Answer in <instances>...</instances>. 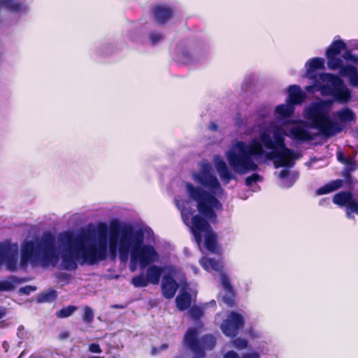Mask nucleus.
Segmentation results:
<instances>
[{
	"mask_svg": "<svg viewBox=\"0 0 358 358\" xmlns=\"http://www.w3.org/2000/svg\"><path fill=\"white\" fill-rule=\"evenodd\" d=\"M59 243L65 246L59 256L55 247V238L50 232L43 234L38 238L27 241L22 245L20 266L25 268L29 263L32 266L55 267L59 259V268L65 271H75L78 263L80 265H95L108 257L107 226L100 224L94 240L86 234L76 236L71 231H64L58 235Z\"/></svg>",
	"mask_w": 358,
	"mask_h": 358,
	"instance_id": "obj_1",
	"label": "nucleus"
},
{
	"mask_svg": "<svg viewBox=\"0 0 358 358\" xmlns=\"http://www.w3.org/2000/svg\"><path fill=\"white\" fill-rule=\"evenodd\" d=\"M283 126L285 123L281 125L271 123L268 130L260 131L258 138H252L249 143L234 142L226 152L231 169L239 175L256 171L259 168L256 159L262 157L273 161L276 168L293 167L296 160L302 157V153L287 148L285 136L298 143H306L315 140L316 135L303 120L292 126L287 133Z\"/></svg>",
	"mask_w": 358,
	"mask_h": 358,
	"instance_id": "obj_2",
	"label": "nucleus"
},
{
	"mask_svg": "<svg viewBox=\"0 0 358 358\" xmlns=\"http://www.w3.org/2000/svg\"><path fill=\"white\" fill-rule=\"evenodd\" d=\"M107 234L108 254L114 259L118 254L121 262L125 263L129 255H134L140 262V268L159 261V255L151 244L144 243V234L141 230H135L130 224L111 222Z\"/></svg>",
	"mask_w": 358,
	"mask_h": 358,
	"instance_id": "obj_3",
	"label": "nucleus"
},
{
	"mask_svg": "<svg viewBox=\"0 0 358 358\" xmlns=\"http://www.w3.org/2000/svg\"><path fill=\"white\" fill-rule=\"evenodd\" d=\"M200 170L193 172V180L206 188L209 192L201 187L187 182L185 189L188 196L196 201L199 212L210 222H215L216 214L215 210H221L222 203L216 199L224 192L217 178L213 173L211 164L207 162H202L199 164Z\"/></svg>",
	"mask_w": 358,
	"mask_h": 358,
	"instance_id": "obj_4",
	"label": "nucleus"
},
{
	"mask_svg": "<svg viewBox=\"0 0 358 358\" xmlns=\"http://www.w3.org/2000/svg\"><path fill=\"white\" fill-rule=\"evenodd\" d=\"M334 99H321L311 103L303 111L304 117L310 123L311 127L319 131L325 138H331L341 133L346 123L355 120V114L349 108H342L334 113L338 122L330 120L329 113Z\"/></svg>",
	"mask_w": 358,
	"mask_h": 358,
	"instance_id": "obj_5",
	"label": "nucleus"
},
{
	"mask_svg": "<svg viewBox=\"0 0 358 358\" xmlns=\"http://www.w3.org/2000/svg\"><path fill=\"white\" fill-rule=\"evenodd\" d=\"M175 203L180 211L183 222L190 228L194 240L200 247L204 240L206 248L213 253H217L216 235L213 233L208 221L200 215H194L195 210L189 207L191 202L179 196L175 198Z\"/></svg>",
	"mask_w": 358,
	"mask_h": 358,
	"instance_id": "obj_6",
	"label": "nucleus"
},
{
	"mask_svg": "<svg viewBox=\"0 0 358 358\" xmlns=\"http://www.w3.org/2000/svg\"><path fill=\"white\" fill-rule=\"evenodd\" d=\"M318 78L322 83L315 79L313 85L306 87L308 92L313 94L319 92L322 96L331 97L341 104L347 103L351 100L352 91L340 76L329 73H322Z\"/></svg>",
	"mask_w": 358,
	"mask_h": 358,
	"instance_id": "obj_7",
	"label": "nucleus"
},
{
	"mask_svg": "<svg viewBox=\"0 0 358 358\" xmlns=\"http://www.w3.org/2000/svg\"><path fill=\"white\" fill-rule=\"evenodd\" d=\"M199 332L196 328H189L183 338V345L194 353V358H203L205 350H213L216 345V338L207 334L198 339Z\"/></svg>",
	"mask_w": 358,
	"mask_h": 358,
	"instance_id": "obj_8",
	"label": "nucleus"
},
{
	"mask_svg": "<svg viewBox=\"0 0 358 358\" xmlns=\"http://www.w3.org/2000/svg\"><path fill=\"white\" fill-rule=\"evenodd\" d=\"M200 264L207 271H215L220 275V284L225 292L222 301L229 306L234 304V294L233 287L231 285L228 275L223 272V263L220 258H209L203 257L200 259Z\"/></svg>",
	"mask_w": 358,
	"mask_h": 358,
	"instance_id": "obj_9",
	"label": "nucleus"
},
{
	"mask_svg": "<svg viewBox=\"0 0 358 358\" xmlns=\"http://www.w3.org/2000/svg\"><path fill=\"white\" fill-rule=\"evenodd\" d=\"M206 52V49L199 45L180 43L175 48L173 57L178 63L189 64L204 59Z\"/></svg>",
	"mask_w": 358,
	"mask_h": 358,
	"instance_id": "obj_10",
	"label": "nucleus"
},
{
	"mask_svg": "<svg viewBox=\"0 0 358 358\" xmlns=\"http://www.w3.org/2000/svg\"><path fill=\"white\" fill-rule=\"evenodd\" d=\"M327 66L330 70L339 69V75L348 78L351 87H358V69L351 64L343 65V60L336 56H326Z\"/></svg>",
	"mask_w": 358,
	"mask_h": 358,
	"instance_id": "obj_11",
	"label": "nucleus"
},
{
	"mask_svg": "<svg viewBox=\"0 0 358 358\" xmlns=\"http://www.w3.org/2000/svg\"><path fill=\"white\" fill-rule=\"evenodd\" d=\"M19 250L17 244L0 243V268L15 271L18 265Z\"/></svg>",
	"mask_w": 358,
	"mask_h": 358,
	"instance_id": "obj_12",
	"label": "nucleus"
},
{
	"mask_svg": "<svg viewBox=\"0 0 358 358\" xmlns=\"http://www.w3.org/2000/svg\"><path fill=\"white\" fill-rule=\"evenodd\" d=\"M245 324V320L242 315L231 312L227 318L222 323L220 328L224 335L229 337H235L240 329Z\"/></svg>",
	"mask_w": 358,
	"mask_h": 358,
	"instance_id": "obj_13",
	"label": "nucleus"
},
{
	"mask_svg": "<svg viewBox=\"0 0 358 358\" xmlns=\"http://www.w3.org/2000/svg\"><path fill=\"white\" fill-rule=\"evenodd\" d=\"M152 14L158 24H164L173 16V8L166 3L157 4L152 8Z\"/></svg>",
	"mask_w": 358,
	"mask_h": 358,
	"instance_id": "obj_14",
	"label": "nucleus"
},
{
	"mask_svg": "<svg viewBox=\"0 0 358 358\" xmlns=\"http://www.w3.org/2000/svg\"><path fill=\"white\" fill-rule=\"evenodd\" d=\"M215 167L220 179L226 184L230 180L236 179V176L229 170L226 162L220 157L215 156Z\"/></svg>",
	"mask_w": 358,
	"mask_h": 358,
	"instance_id": "obj_15",
	"label": "nucleus"
},
{
	"mask_svg": "<svg viewBox=\"0 0 358 358\" xmlns=\"http://www.w3.org/2000/svg\"><path fill=\"white\" fill-rule=\"evenodd\" d=\"M178 289V284L171 276L166 275L163 277L162 281V289L165 298H173Z\"/></svg>",
	"mask_w": 358,
	"mask_h": 358,
	"instance_id": "obj_16",
	"label": "nucleus"
},
{
	"mask_svg": "<svg viewBox=\"0 0 358 358\" xmlns=\"http://www.w3.org/2000/svg\"><path fill=\"white\" fill-rule=\"evenodd\" d=\"M306 77L310 80L316 79L315 70L324 69V59L321 57H314L308 59L305 64Z\"/></svg>",
	"mask_w": 358,
	"mask_h": 358,
	"instance_id": "obj_17",
	"label": "nucleus"
},
{
	"mask_svg": "<svg viewBox=\"0 0 358 358\" xmlns=\"http://www.w3.org/2000/svg\"><path fill=\"white\" fill-rule=\"evenodd\" d=\"M287 93L288 96L286 101L294 106L301 104L306 98L305 93L296 85H290L287 90Z\"/></svg>",
	"mask_w": 358,
	"mask_h": 358,
	"instance_id": "obj_18",
	"label": "nucleus"
},
{
	"mask_svg": "<svg viewBox=\"0 0 358 358\" xmlns=\"http://www.w3.org/2000/svg\"><path fill=\"white\" fill-rule=\"evenodd\" d=\"M4 7L9 11L22 13L27 10L28 6L24 2L18 0H0V8Z\"/></svg>",
	"mask_w": 358,
	"mask_h": 358,
	"instance_id": "obj_19",
	"label": "nucleus"
},
{
	"mask_svg": "<svg viewBox=\"0 0 358 358\" xmlns=\"http://www.w3.org/2000/svg\"><path fill=\"white\" fill-rule=\"evenodd\" d=\"M348 50L342 55V57L346 62H351L358 65V40H352L348 42Z\"/></svg>",
	"mask_w": 358,
	"mask_h": 358,
	"instance_id": "obj_20",
	"label": "nucleus"
},
{
	"mask_svg": "<svg viewBox=\"0 0 358 358\" xmlns=\"http://www.w3.org/2000/svg\"><path fill=\"white\" fill-rule=\"evenodd\" d=\"M294 106L287 101L286 103L277 106L275 109V114L278 122L281 123L283 119L290 117L294 113Z\"/></svg>",
	"mask_w": 358,
	"mask_h": 358,
	"instance_id": "obj_21",
	"label": "nucleus"
},
{
	"mask_svg": "<svg viewBox=\"0 0 358 358\" xmlns=\"http://www.w3.org/2000/svg\"><path fill=\"white\" fill-rule=\"evenodd\" d=\"M163 268L157 265H152L146 270V278L149 284L157 285L159 282Z\"/></svg>",
	"mask_w": 358,
	"mask_h": 358,
	"instance_id": "obj_22",
	"label": "nucleus"
},
{
	"mask_svg": "<svg viewBox=\"0 0 358 358\" xmlns=\"http://www.w3.org/2000/svg\"><path fill=\"white\" fill-rule=\"evenodd\" d=\"M285 168L286 169L282 170L279 173L278 177L280 178V179L282 181L281 186L285 188H289L294 184V182L297 180L298 173H290L287 169L288 168L287 167H285Z\"/></svg>",
	"mask_w": 358,
	"mask_h": 358,
	"instance_id": "obj_23",
	"label": "nucleus"
},
{
	"mask_svg": "<svg viewBox=\"0 0 358 358\" xmlns=\"http://www.w3.org/2000/svg\"><path fill=\"white\" fill-rule=\"evenodd\" d=\"M24 280L15 275H10L4 280H0V292H10Z\"/></svg>",
	"mask_w": 358,
	"mask_h": 358,
	"instance_id": "obj_24",
	"label": "nucleus"
},
{
	"mask_svg": "<svg viewBox=\"0 0 358 358\" xmlns=\"http://www.w3.org/2000/svg\"><path fill=\"white\" fill-rule=\"evenodd\" d=\"M343 185V180L341 179L332 180L318 188L316 191V194L319 196L331 193L341 188Z\"/></svg>",
	"mask_w": 358,
	"mask_h": 358,
	"instance_id": "obj_25",
	"label": "nucleus"
},
{
	"mask_svg": "<svg viewBox=\"0 0 358 358\" xmlns=\"http://www.w3.org/2000/svg\"><path fill=\"white\" fill-rule=\"evenodd\" d=\"M347 50V44L341 39H335L326 50V56H336Z\"/></svg>",
	"mask_w": 358,
	"mask_h": 358,
	"instance_id": "obj_26",
	"label": "nucleus"
},
{
	"mask_svg": "<svg viewBox=\"0 0 358 358\" xmlns=\"http://www.w3.org/2000/svg\"><path fill=\"white\" fill-rule=\"evenodd\" d=\"M352 194L350 192L342 191L336 194L333 197V203L341 206H348L352 199Z\"/></svg>",
	"mask_w": 358,
	"mask_h": 358,
	"instance_id": "obj_27",
	"label": "nucleus"
},
{
	"mask_svg": "<svg viewBox=\"0 0 358 358\" xmlns=\"http://www.w3.org/2000/svg\"><path fill=\"white\" fill-rule=\"evenodd\" d=\"M176 306L178 310H185L191 305V295L189 293H180L176 299Z\"/></svg>",
	"mask_w": 358,
	"mask_h": 358,
	"instance_id": "obj_28",
	"label": "nucleus"
},
{
	"mask_svg": "<svg viewBox=\"0 0 358 358\" xmlns=\"http://www.w3.org/2000/svg\"><path fill=\"white\" fill-rule=\"evenodd\" d=\"M57 295V292L55 289H49L40 294L38 296L37 301L39 303L52 302L56 299Z\"/></svg>",
	"mask_w": 358,
	"mask_h": 358,
	"instance_id": "obj_29",
	"label": "nucleus"
},
{
	"mask_svg": "<svg viewBox=\"0 0 358 358\" xmlns=\"http://www.w3.org/2000/svg\"><path fill=\"white\" fill-rule=\"evenodd\" d=\"M131 282L135 287H145L149 284L146 275L145 276L143 273L133 277Z\"/></svg>",
	"mask_w": 358,
	"mask_h": 358,
	"instance_id": "obj_30",
	"label": "nucleus"
},
{
	"mask_svg": "<svg viewBox=\"0 0 358 358\" xmlns=\"http://www.w3.org/2000/svg\"><path fill=\"white\" fill-rule=\"evenodd\" d=\"M76 310V306H68L57 311L56 315L59 318H66L71 316Z\"/></svg>",
	"mask_w": 358,
	"mask_h": 358,
	"instance_id": "obj_31",
	"label": "nucleus"
},
{
	"mask_svg": "<svg viewBox=\"0 0 358 358\" xmlns=\"http://www.w3.org/2000/svg\"><path fill=\"white\" fill-rule=\"evenodd\" d=\"M84 314L83 316V322L87 324H91L94 317V314L93 310L89 306H85L84 308Z\"/></svg>",
	"mask_w": 358,
	"mask_h": 358,
	"instance_id": "obj_32",
	"label": "nucleus"
},
{
	"mask_svg": "<svg viewBox=\"0 0 358 358\" xmlns=\"http://www.w3.org/2000/svg\"><path fill=\"white\" fill-rule=\"evenodd\" d=\"M232 345L237 350H244L248 348V341L242 338H237L231 341Z\"/></svg>",
	"mask_w": 358,
	"mask_h": 358,
	"instance_id": "obj_33",
	"label": "nucleus"
},
{
	"mask_svg": "<svg viewBox=\"0 0 358 358\" xmlns=\"http://www.w3.org/2000/svg\"><path fill=\"white\" fill-rule=\"evenodd\" d=\"M149 38L152 45H156L163 40L164 36L160 32L152 31L149 34Z\"/></svg>",
	"mask_w": 358,
	"mask_h": 358,
	"instance_id": "obj_34",
	"label": "nucleus"
},
{
	"mask_svg": "<svg viewBox=\"0 0 358 358\" xmlns=\"http://www.w3.org/2000/svg\"><path fill=\"white\" fill-rule=\"evenodd\" d=\"M189 317L194 320H199L203 315V309L201 307L193 306L189 310Z\"/></svg>",
	"mask_w": 358,
	"mask_h": 358,
	"instance_id": "obj_35",
	"label": "nucleus"
},
{
	"mask_svg": "<svg viewBox=\"0 0 358 358\" xmlns=\"http://www.w3.org/2000/svg\"><path fill=\"white\" fill-rule=\"evenodd\" d=\"M263 178L258 173H255L245 178V185L248 187H250L253 183L261 182Z\"/></svg>",
	"mask_w": 358,
	"mask_h": 358,
	"instance_id": "obj_36",
	"label": "nucleus"
},
{
	"mask_svg": "<svg viewBox=\"0 0 358 358\" xmlns=\"http://www.w3.org/2000/svg\"><path fill=\"white\" fill-rule=\"evenodd\" d=\"M271 110L269 107L262 106L257 110V116L262 119L264 120L267 118L271 115Z\"/></svg>",
	"mask_w": 358,
	"mask_h": 358,
	"instance_id": "obj_37",
	"label": "nucleus"
},
{
	"mask_svg": "<svg viewBox=\"0 0 358 358\" xmlns=\"http://www.w3.org/2000/svg\"><path fill=\"white\" fill-rule=\"evenodd\" d=\"M130 255V260H129V268L130 271L134 272L137 269V266H140V262L137 260V259L135 257L134 255Z\"/></svg>",
	"mask_w": 358,
	"mask_h": 358,
	"instance_id": "obj_38",
	"label": "nucleus"
},
{
	"mask_svg": "<svg viewBox=\"0 0 358 358\" xmlns=\"http://www.w3.org/2000/svg\"><path fill=\"white\" fill-rule=\"evenodd\" d=\"M234 124L238 129H243L245 127L246 122L241 117L240 113H237L234 117Z\"/></svg>",
	"mask_w": 358,
	"mask_h": 358,
	"instance_id": "obj_39",
	"label": "nucleus"
},
{
	"mask_svg": "<svg viewBox=\"0 0 358 358\" xmlns=\"http://www.w3.org/2000/svg\"><path fill=\"white\" fill-rule=\"evenodd\" d=\"M27 333L25 331L24 327L22 325L19 326L17 331V336L20 339L18 345H20L22 343L23 340L27 338Z\"/></svg>",
	"mask_w": 358,
	"mask_h": 358,
	"instance_id": "obj_40",
	"label": "nucleus"
},
{
	"mask_svg": "<svg viewBox=\"0 0 358 358\" xmlns=\"http://www.w3.org/2000/svg\"><path fill=\"white\" fill-rule=\"evenodd\" d=\"M126 38L131 42H136L139 38V32L137 30L130 31L127 34Z\"/></svg>",
	"mask_w": 358,
	"mask_h": 358,
	"instance_id": "obj_41",
	"label": "nucleus"
},
{
	"mask_svg": "<svg viewBox=\"0 0 358 358\" xmlns=\"http://www.w3.org/2000/svg\"><path fill=\"white\" fill-rule=\"evenodd\" d=\"M36 290V287L31 286V285H27V286L20 288L19 293L25 294V295H29L31 292H33Z\"/></svg>",
	"mask_w": 358,
	"mask_h": 358,
	"instance_id": "obj_42",
	"label": "nucleus"
},
{
	"mask_svg": "<svg viewBox=\"0 0 358 358\" xmlns=\"http://www.w3.org/2000/svg\"><path fill=\"white\" fill-rule=\"evenodd\" d=\"M88 351L91 353L99 354L102 350L98 343H91L88 346Z\"/></svg>",
	"mask_w": 358,
	"mask_h": 358,
	"instance_id": "obj_43",
	"label": "nucleus"
},
{
	"mask_svg": "<svg viewBox=\"0 0 358 358\" xmlns=\"http://www.w3.org/2000/svg\"><path fill=\"white\" fill-rule=\"evenodd\" d=\"M347 208L348 210H350L351 212L358 214V201L352 199Z\"/></svg>",
	"mask_w": 358,
	"mask_h": 358,
	"instance_id": "obj_44",
	"label": "nucleus"
},
{
	"mask_svg": "<svg viewBox=\"0 0 358 358\" xmlns=\"http://www.w3.org/2000/svg\"><path fill=\"white\" fill-rule=\"evenodd\" d=\"M110 46H103V47H99L98 48V54L103 55H108L112 52L110 50Z\"/></svg>",
	"mask_w": 358,
	"mask_h": 358,
	"instance_id": "obj_45",
	"label": "nucleus"
},
{
	"mask_svg": "<svg viewBox=\"0 0 358 358\" xmlns=\"http://www.w3.org/2000/svg\"><path fill=\"white\" fill-rule=\"evenodd\" d=\"M167 348H168V345L166 343L161 345L159 348H152V354L153 355H155L160 351L165 350Z\"/></svg>",
	"mask_w": 358,
	"mask_h": 358,
	"instance_id": "obj_46",
	"label": "nucleus"
},
{
	"mask_svg": "<svg viewBox=\"0 0 358 358\" xmlns=\"http://www.w3.org/2000/svg\"><path fill=\"white\" fill-rule=\"evenodd\" d=\"M57 278L59 282H67L69 279V275L65 273H59L57 275Z\"/></svg>",
	"mask_w": 358,
	"mask_h": 358,
	"instance_id": "obj_47",
	"label": "nucleus"
},
{
	"mask_svg": "<svg viewBox=\"0 0 358 358\" xmlns=\"http://www.w3.org/2000/svg\"><path fill=\"white\" fill-rule=\"evenodd\" d=\"M223 358H240L239 355L235 351L231 350L225 353Z\"/></svg>",
	"mask_w": 358,
	"mask_h": 358,
	"instance_id": "obj_48",
	"label": "nucleus"
},
{
	"mask_svg": "<svg viewBox=\"0 0 358 358\" xmlns=\"http://www.w3.org/2000/svg\"><path fill=\"white\" fill-rule=\"evenodd\" d=\"M337 159L340 162H341L343 164H348V160L346 159L344 154L341 152H338L337 153Z\"/></svg>",
	"mask_w": 358,
	"mask_h": 358,
	"instance_id": "obj_49",
	"label": "nucleus"
},
{
	"mask_svg": "<svg viewBox=\"0 0 358 358\" xmlns=\"http://www.w3.org/2000/svg\"><path fill=\"white\" fill-rule=\"evenodd\" d=\"M242 358H259L258 352H252L243 355Z\"/></svg>",
	"mask_w": 358,
	"mask_h": 358,
	"instance_id": "obj_50",
	"label": "nucleus"
},
{
	"mask_svg": "<svg viewBox=\"0 0 358 358\" xmlns=\"http://www.w3.org/2000/svg\"><path fill=\"white\" fill-rule=\"evenodd\" d=\"M249 335L252 338H260L261 334L259 331H255L253 329H250L249 331Z\"/></svg>",
	"mask_w": 358,
	"mask_h": 358,
	"instance_id": "obj_51",
	"label": "nucleus"
},
{
	"mask_svg": "<svg viewBox=\"0 0 358 358\" xmlns=\"http://www.w3.org/2000/svg\"><path fill=\"white\" fill-rule=\"evenodd\" d=\"M58 336L60 340H64L69 337V333L67 331H64L60 332Z\"/></svg>",
	"mask_w": 358,
	"mask_h": 358,
	"instance_id": "obj_52",
	"label": "nucleus"
},
{
	"mask_svg": "<svg viewBox=\"0 0 358 358\" xmlns=\"http://www.w3.org/2000/svg\"><path fill=\"white\" fill-rule=\"evenodd\" d=\"M208 128L211 131H216L218 129V126L215 122H210L209 126H208Z\"/></svg>",
	"mask_w": 358,
	"mask_h": 358,
	"instance_id": "obj_53",
	"label": "nucleus"
},
{
	"mask_svg": "<svg viewBox=\"0 0 358 358\" xmlns=\"http://www.w3.org/2000/svg\"><path fill=\"white\" fill-rule=\"evenodd\" d=\"M316 159L313 158V159H311L309 162H307L306 163V166L308 168V169H311L313 168V164L316 162Z\"/></svg>",
	"mask_w": 358,
	"mask_h": 358,
	"instance_id": "obj_54",
	"label": "nucleus"
},
{
	"mask_svg": "<svg viewBox=\"0 0 358 358\" xmlns=\"http://www.w3.org/2000/svg\"><path fill=\"white\" fill-rule=\"evenodd\" d=\"M6 314V308L3 306H0V319L3 317Z\"/></svg>",
	"mask_w": 358,
	"mask_h": 358,
	"instance_id": "obj_55",
	"label": "nucleus"
},
{
	"mask_svg": "<svg viewBox=\"0 0 358 358\" xmlns=\"http://www.w3.org/2000/svg\"><path fill=\"white\" fill-rule=\"evenodd\" d=\"M2 347H3V348L5 352H8V351L9 344H8V342H6V341L3 342Z\"/></svg>",
	"mask_w": 358,
	"mask_h": 358,
	"instance_id": "obj_56",
	"label": "nucleus"
},
{
	"mask_svg": "<svg viewBox=\"0 0 358 358\" xmlns=\"http://www.w3.org/2000/svg\"><path fill=\"white\" fill-rule=\"evenodd\" d=\"M351 213H352V212L350 211V210H348V208H347V210H346V215H347L348 218H349V219H352V220H354V219H355V216H354V215H352L351 214Z\"/></svg>",
	"mask_w": 358,
	"mask_h": 358,
	"instance_id": "obj_57",
	"label": "nucleus"
},
{
	"mask_svg": "<svg viewBox=\"0 0 358 358\" xmlns=\"http://www.w3.org/2000/svg\"><path fill=\"white\" fill-rule=\"evenodd\" d=\"M191 268L192 269L194 274H197L199 269L196 266H191Z\"/></svg>",
	"mask_w": 358,
	"mask_h": 358,
	"instance_id": "obj_58",
	"label": "nucleus"
},
{
	"mask_svg": "<svg viewBox=\"0 0 358 358\" xmlns=\"http://www.w3.org/2000/svg\"><path fill=\"white\" fill-rule=\"evenodd\" d=\"M87 358H103V357H100V356H89Z\"/></svg>",
	"mask_w": 358,
	"mask_h": 358,
	"instance_id": "obj_59",
	"label": "nucleus"
},
{
	"mask_svg": "<svg viewBox=\"0 0 358 358\" xmlns=\"http://www.w3.org/2000/svg\"><path fill=\"white\" fill-rule=\"evenodd\" d=\"M211 306H215V301L214 300L211 301L210 303H209Z\"/></svg>",
	"mask_w": 358,
	"mask_h": 358,
	"instance_id": "obj_60",
	"label": "nucleus"
},
{
	"mask_svg": "<svg viewBox=\"0 0 358 358\" xmlns=\"http://www.w3.org/2000/svg\"><path fill=\"white\" fill-rule=\"evenodd\" d=\"M357 134H358V129H357Z\"/></svg>",
	"mask_w": 358,
	"mask_h": 358,
	"instance_id": "obj_61",
	"label": "nucleus"
}]
</instances>
